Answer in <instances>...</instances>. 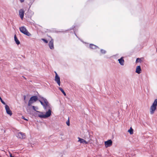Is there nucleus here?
I'll return each instance as SVG.
<instances>
[{
	"instance_id": "nucleus-1",
	"label": "nucleus",
	"mask_w": 157,
	"mask_h": 157,
	"mask_svg": "<svg viewBox=\"0 0 157 157\" xmlns=\"http://www.w3.org/2000/svg\"><path fill=\"white\" fill-rule=\"evenodd\" d=\"M42 101H40L41 104L43 106L45 110H48V111L45 114L43 113L40 112L39 111H37V112L40 113V114L38 115V116L40 118H45L50 116L51 114L52 108H51L50 104L47 100L45 98H42Z\"/></svg>"
},
{
	"instance_id": "nucleus-2",
	"label": "nucleus",
	"mask_w": 157,
	"mask_h": 157,
	"mask_svg": "<svg viewBox=\"0 0 157 157\" xmlns=\"http://www.w3.org/2000/svg\"><path fill=\"white\" fill-rule=\"evenodd\" d=\"M157 106V99H155L150 107V112L151 114H153L154 113L156 109Z\"/></svg>"
},
{
	"instance_id": "nucleus-3",
	"label": "nucleus",
	"mask_w": 157,
	"mask_h": 157,
	"mask_svg": "<svg viewBox=\"0 0 157 157\" xmlns=\"http://www.w3.org/2000/svg\"><path fill=\"white\" fill-rule=\"evenodd\" d=\"M19 29L21 32L24 34L28 36L31 35V34L27 31L25 27L22 26L19 28Z\"/></svg>"
},
{
	"instance_id": "nucleus-4",
	"label": "nucleus",
	"mask_w": 157,
	"mask_h": 157,
	"mask_svg": "<svg viewBox=\"0 0 157 157\" xmlns=\"http://www.w3.org/2000/svg\"><path fill=\"white\" fill-rule=\"evenodd\" d=\"M38 100V98L36 96H32L30 98L28 104V105L30 106L33 102H36Z\"/></svg>"
},
{
	"instance_id": "nucleus-5",
	"label": "nucleus",
	"mask_w": 157,
	"mask_h": 157,
	"mask_svg": "<svg viewBox=\"0 0 157 157\" xmlns=\"http://www.w3.org/2000/svg\"><path fill=\"white\" fill-rule=\"evenodd\" d=\"M5 109L6 111V113L10 115L11 116L13 114L11 110L10 109L9 107L7 105H5Z\"/></svg>"
},
{
	"instance_id": "nucleus-6",
	"label": "nucleus",
	"mask_w": 157,
	"mask_h": 157,
	"mask_svg": "<svg viewBox=\"0 0 157 157\" xmlns=\"http://www.w3.org/2000/svg\"><path fill=\"white\" fill-rule=\"evenodd\" d=\"M56 74L55 80L59 86L60 85V81L59 77L57 73L56 72H55Z\"/></svg>"
},
{
	"instance_id": "nucleus-7",
	"label": "nucleus",
	"mask_w": 157,
	"mask_h": 157,
	"mask_svg": "<svg viewBox=\"0 0 157 157\" xmlns=\"http://www.w3.org/2000/svg\"><path fill=\"white\" fill-rule=\"evenodd\" d=\"M112 141L111 140H108L105 142V147H110L112 145Z\"/></svg>"
},
{
	"instance_id": "nucleus-8",
	"label": "nucleus",
	"mask_w": 157,
	"mask_h": 157,
	"mask_svg": "<svg viewBox=\"0 0 157 157\" xmlns=\"http://www.w3.org/2000/svg\"><path fill=\"white\" fill-rule=\"evenodd\" d=\"M19 15L21 19L22 20L24 17V14L25 13V11L23 9H21L19 10Z\"/></svg>"
},
{
	"instance_id": "nucleus-9",
	"label": "nucleus",
	"mask_w": 157,
	"mask_h": 157,
	"mask_svg": "<svg viewBox=\"0 0 157 157\" xmlns=\"http://www.w3.org/2000/svg\"><path fill=\"white\" fill-rule=\"evenodd\" d=\"M17 136L20 139H24L25 138V133L20 132L18 133Z\"/></svg>"
},
{
	"instance_id": "nucleus-10",
	"label": "nucleus",
	"mask_w": 157,
	"mask_h": 157,
	"mask_svg": "<svg viewBox=\"0 0 157 157\" xmlns=\"http://www.w3.org/2000/svg\"><path fill=\"white\" fill-rule=\"evenodd\" d=\"M48 46L51 49H54L53 40L52 39L49 42Z\"/></svg>"
},
{
	"instance_id": "nucleus-11",
	"label": "nucleus",
	"mask_w": 157,
	"mask_h": 157,
	"mask_svg": "<svg viewBox=\"0 0 157 157\" xmlns=\"http://www.w3.org/2000/svg\"><path fill=\"white\" fill-rule=\"evenodd\" d=\"M78 142H79L81 143H82L85 144H87L88 142L83 139H82L79 137H78Z\"/></svg>"
},
{
	"instance_id": "nucleus-12",
	"label": "nucleus",
	"mask_w": 157,
	"mask_h": 157,
	"mask_svg": "<svg viewBox=\"0 0 157 157\" xmlns=\"http://www.w3.org/2000/svg\"><path fill=\"white\" fill-rule=\"evenodd\" d=\"M141 69L140 66H138L136 67V72L139 74L141 73Z\"/></svg>"
},
{
	"instance_id": "nucleus-13",
	"label": "nucleus",
	"mask_w": 157,
	"mask_h": 157,
	"mask_svg": "<svg viewBox=\"0 0 157 157\" xmlns=\"http://www.w3.org/2000/svg\"><path fill=\"white\" fill-rule=\"evenodd\" d=\"M118 61L119 62V63L122 65H124V60L123 59L122 57H121V59H118Z\"/></svg>"
},
{
	"instance_id": "nucleus-14",
	"label": "nucleus",
	"mask_w": 157,
	"mask_h": 157,
	"mask_svg": "<svg viewBox=\"0 0 157 157\" xmlns=\"http://www.w3.org/2000/svg\"><path fill=\"white\" fill-rule=\"evenodd\" d=\"M14 40L17 44V45L19 44H20V42L18 40L16 35H14Z\"/></svg>"
},
{
	"instance_id": "nucleus-15",
	"label": "nucleus",
	"mask_w": 157,
	"mask_h": 157,
	"mask_svg": "<svg viewBox=\"0 0 157 157\" xmlns=\"http://www.w3.org/2000/svg\"><path fill=\"white\" fill-rule=\"evenodd\" d=\"M90 47L91 49H95L97 48V47L94 44H91L90 45Z\"/></svg>"
},
{
	"instance_id": "nucleus-16",
	"label": "nucleus",
	"mask_w": 157,
	"mask_h": 157,
	"mask_svg": "<svg viewBox=\"0 0 157 157\" xmlns=\"http://www.w3.org/2000/svg\"><path fill=\"white\" fill-rule=\"evenodd\" d=\"M59 90L62 92L64 96H66V94L63 89L61 87L59 88Z\"/></svg>"
},
{
	"instance_id": "nucleus-17",
	"label": "nucleus",
	"mask_w": 157,
	"mask_h": 157,
	"mask_svg": "<svg viewBox=\"0 0 157 157\" xmlns=\"http://www.w3.org/2000/svg\"><path fill=\"white\" fill-rule=\"evenodd\" d=\"M133 129L131 127L130 129L128 130V132H129L131 134H133Z\"/></svg>"
},
{
	"instance_id": "nucleus-18",
	"label": "nucleus",
	"mask_w": 157,
	"mask_h": 157,
	"mask_svg": "<svg viewBox=\"0 0 157 157\" xmlns=\"http://www.w3.org/2000/svg\"><path fill=\"white\" fill-rule=\"evenodd\" d=\"M141 61V59L139 58H137L136 60V62L138 63L139 62H140Z\"/></svg>"
},
{
	"instance_id": "nucleus-19",
	"label": "nucleus",
	"mask_w": 157,
	"mask_h": 157,
	"mask_svg": "<svg viewBox=\"0 0 157 157\" xmlns=\"http://www.w3.org/2000/svg\"><path fill=\"white\" fill-rule=\"evenodd\" d=\"M41 40L46 43H48V41L42 38Z\"/></svg>"
},
{
	"instance_id": "nucleus-20",
	"label": "nucleus",
	"mask_w": 157,
	"mask_h": 157,
	"mask_svg": "<svg viewBox=\"0 0 157 157\" xmlns=\"http://www.w3.org/2000/svg\"><path fill=\"white\" fill-rule=\"evenodd\" d=\"M101 52L102 53H105L106 52V51L103 50H101Z\"/></svg>"
},
{
	"instance_id": "nucleus-21",
	"label": "nucleus",
	"mask_w": 157,
	"mask_h": 157,
	"mask_svg": "<svg viewBox=\"0 0 157 157\" xmlns=\"http://www.w3.org/2000/svg\"><path fill=\"white\" fill-rule=\"evenodd\" d=\"M66 124L68 126L70 125V122L69 120H68V121L66 122Z\"/></svg>"
},
{
	"instance_id": "nucleus-22",
	"label": "nucleus",
	"mask_w": 157,
	"mask_h": 157,
	"mask_svg": "<svg viewBox=\"0 0 157 157\" xmlns=\"http://www.w3.org/2000/svg\"><path fill=\"white\" fill-rule=\"evenodd\" d=\"M1 102L4 105H6V103H5L3 101V100H2V99L1 100Z\"/></svg>"
},
{
	"instance_id": "nucleus-23",
	"label": "nucleus",
	"mask_w": 157,
	"mask_h": 157,
	"mask_svg": "<svg viewBox=\"0 0 157 157\" xmlns=\"http://www.w3.org/2000/svg\"><path fill=\"white\" fill-rule=\"evenodd\" d=\"M22 118L23 119H24V120H26V121H28V120H27V119H25V118L24 117H22Z\"/></svg>"
},
{
	"instance_id": "nucleus-24",
	"label": "nucleus",
	"mask_w": 157,
	"mask_h": 157,
	"mask_svg": "<svg viewBox=\"0 0 157 157\" xmlns=\"http://www.w3.org/2000/svg\"><path fill=\"white\" fill-rule=\"evenodd\" d=\"M21 2H23L24 1V0H19Z\"/></svg>"
},
{
	"instance_id": "nucleus-25",
	"label": "nucleus",
	"mask_w": 157,
	"mask_h": 157,
	"mask_svg": "<svg viewBox=\"0 0 157 157\" xmlns=\"http://www.w3.org/2000/svg\"><path fill=\"white\" fill-rule=\"evenodd\" d=\"M33 109L34 110H36L35 109V107L34 106H33Z\"/></svg>"
},
{
	"instance_id": "nucleus-26",
	"label": "nucleus",
	"mask_w": 157,
	"mask_h": 157,
	"mask_svg": "<svg viewBox=\"0 0 157 157\" xmlns=\"http://www.w3.org/2000/svg\"><path fill=\"white\" fill-rule=\"evenodd\" d=\"M26 97V96H25V95H24V100H25Z\"/></svg>"
},
{
	"instance_id": "nucleus-27",
	"label": "nucleus",
	"mask_w": 157,
	"mask_h": 157,
	"mask_svg": "<svg viewBox=\"0 0 157 157\" xmlns=\"http://www.w3.org/2000/svg\"><path fill=\"white\" fill-rule=\"evenodd\" d=\"M10 157H13L12 155H10Z\"/></svg>"
},
{
	"instance_id": "nucleus-28",
	"label": "nucleus",
	"mask_w": 157,
	"mask_h": 157,
	"mask_svg": "<svg viewBox=\"0 0 157 157\" xmlns=\"http://www.w3.org/2000/svg\"><path fill=\"white\" fill-rule=\"evenodd\" d=\"M0 157H1V156H0Z\"/></svg>"
}]
</instances>
